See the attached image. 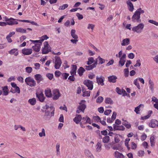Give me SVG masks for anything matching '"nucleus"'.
Instances as JSON below:
<instances>
[{
	"instance_id": "f257e3e1",
	"label": "nucleus",
	"mask_w": 158,
	"mask_h": 158,
	"mask_svg": "<svg viewBox=\"0 0 158 158\" xmlns=\"http://www.w3.org/2000/svg\"><path fill=\"white\" fill-rule=\"evenodd\" d=\"M144 11L143 10H142L141 8L137 9L134 13L131 18L132 21L134 22H141V20L140 19V14L141 13H144Z\"/></svg>"
},
{
	"instance_id": "f03ea898",
	"label": "nucleus",
	"mask_w": 158,
	"mask_h": 158,
	"mask_svg": "<svg viewBox=\"0 0 158 158\" xmlns=\"http://www.w3.org/2000/svg\"><path fill=\"white\" fill-rule=\"evenodd\" d=\"M30 41L32 42L35 44V45L33 46L32 48L33 50L37 52H38L40 51V45L42 44V43L40 40H30Z\"/></svg>"
},
{
	"instance_id": "7ed1b4c3",
	"label": "nucleus",
	"mask_w": 158,
	"mask_h": 158,
	"mask_svg": "<svg viewBox=\"0 0 158 158\" xmlns=\"http://www.w3.org/2000/svg\"><path fill=\"white\" fill-rule=\"evenodd\" d=\"M27 85L31 87H34L36 85V82L34 79L31 77H27L25 80Z\"/></svg>"
},
{
	"instance_id": "20e7f679",
	"label": "nucleus",
	"mask_w": 158,
	"mask_h": 158,
	"mask_svg": "<svg viewBox=\"0 0 158 158\" xmlns=\"http://www.w3.org/2000/svg\"><path fill=\"white\" fill-rule=\"evenodd\" d=\"M144 27V24L142 23H140L138 25L133 27L132 28V31L134 32L137 33H140L142 31Z\"/></svg>"
},
{
	"instance_id": "39448f33",
	"label": "nucleus",
	"mask_w": 158,
	"mask_h": 158,
	"mask_svg": "<svg viewBox=\"0 0 158 158\" xmlns=\"http://www.w3.org/2000/svg\"><path fill=\"white\" fill-rule=\"evenodd\" d=\"M44 48L42 50V53L43 54H46L51 51L50 46L48 42L47 41L45 42L44 43Z\"/></svg>"
},
{
	"instance_id": "423d86ee",
	"label": "nucleus",
	"mask_w": 158,
	"mask_h": 158,
	"mask_svg": "<svg viewBox=\"0 0 158 158\" xmlns=\"http://www.w3.org/2000/svg\"><path fill=\"white\" fill-rule=\"evenodd\" d=\"M55 58V60L54 62V67L56 69H59L62 64L61 60L59 56H56Z\"/></svg>"
},
{
	"instance_id": "0eeeda50",
	"label": "nucleus",
	"mask_w": 158,
	"mask_h": 158,
	"mask_svg": "<svg viewBox=\"0 0 158 158\" xmlns=\"http://www.w3.org/2000/svg\"><path fill=\"white\" fill-rule=\"evenodd\" d=\"M126 54H123L121 57L119 58V60L118 63V66H119L122 67L124 65L126 62Z\"/></svg>"
},
{
	"instance_id": "6e6552de",
	"label": "nucleus",
	"mask_w": 158,
	"mask_h": 158,
	"mask_svg": "<svg viewBox=\"0 0 158 158\" xmlns=\"http://www.w3.org/2000/svg\"><path fill=\"white\" fill-rule=\"evenodd\" d=\"M83 83L88 87V89L89 90H92L93 89V85L92 81L89 80H86L84 81Z\"/></svg>"
},
{
	"instance_id": "1a4fd4ad",
	"label": "nucleus",
	"mask_w": 158,
	"mask_h": 158,
	"mask_svg": "<svg viewBox=\"0 0 158 158\" xmlns=\"http://www.w3.org/2000/svg\"><path fill=\"white\" fill-rule=\"evenodd\" d=\"M52 93L53 96L52 99L53 100H56L60 96V94L58 89H54L52 90Z\"/></svg>"
},
{
	"instance_id": "9d476101",
	"label": "nucleus",
	"mask_w": 158,
	"mask_h": 158,
	"mask_svg": "<svg viewBox=\"0 0 158 158\" xmlns=\"http://www.w3.org/2000/svg\"><path fill=\"white\" fill-rule=\"evenodd\" d=\"M54 108L53 106L50 107V110L45 111V114L46 116H53L54 115Z\"/></svg>"
},
{
	"instance_id": "9b49d317",
	"label": "nucleus",
	"mask_w": 158,
	"mask_h": 158,
	"mask_svg": "<svg viewBox=\"0 0 158 158\" xmlns=\"http://www.w3.org/2000/svg\"><path fill=\"white\" fill-rule=\"evenodd\" d=\"M96 79L98 85H101L102 86L104 85V78L103 77L101 76L100 77H99L98 76H97Z\"/></svg>"
},
{
	"instance_id": "f8f14e48",
	"label": "nucleus",
	"mask_w": 158,
	"mask_h": 158,
	"mask_svg": "<svg viewBox=\"0 0 158 158\" xmlns=\"http://www.w3.org/2000/svg\"><path fill=\"white\" fill-rule=\"evenodd\" d=\"M36 95L40 102H44L45 98L42 92H37L36 93Z\"/></svg>"
},
{
	"instance_id": "ddd939ff",
	"label": "nucleus",
	"mask_w": 158,
	"mask_h": 158,
	"mask_svg": "<svg viewBox=\"0 0 158 158\" xmlns=\"http://www.w3.org/2000/svg\"><path fill=\"white\" fill-rule=\"evenodd\" d=\"M126 2L129 10L131 12H132L134 9L133 4L130 0H128Z\"/></svg>"
},
{
	"instance_id": "4468645a",
	"label": "nucleus",
	"mask_w": 158,
	"mask_h": 158,
	"mask_svg": "<svg viewBox=\"0 0 158 158\" xmlns=\"http://www.w3.org/2000/svg\"><path fill=\"white\" fill-rule=\"evenodd\" d=\"M158 123V121L155 119H152L151 120L149 126L152 128H155L157 127V125Z\"/></svg>"
},
{
	"instance_id": "2eb2a0df",
	"label": "nucleus",
	"mask_w": 158,
	"mask_h": 158,
	"mask_svg": "<svg viewBox=\"0 0 158 158\" xmlns=\"http://www.w3.org/2000/svg\"><path fill=\"white\" fill-rule=\"evenodd\" d=\"M34 78L37 81L38 83H39L40 81H43L44 80L42 75L40 74H36L35 75Z\"/></svg>"
},
{
	"instance_id": "dca6fc26",
	"label": "nucleus",
	"mask_w": 158,
	"mask_h": 158,
	"mask_svg": "<svg viewBox=\"0 0 158 158\" xmlns=\"http://www.w3.org/2000/svg\"><path fill=\"white\" fill-rule=\"evenodd\" d=\"M114 156L115 158H125L124 156L122 153L116 151L114 153Z\"/></svg>"
},
{
	"instance_id": "f3484780",
	"label": "nucleus",
	"mask_w": 158,
	"mask_h": 158,
	"mask_svg": "<svg viewBox=\"0 0 158 158\" xmlns=\"http://www.w3.org/2000/svg\"><path fill=\"white\" fill-rule=\"evenodd\" d=\"M130 43V39L129 38H125L122 40L121 45L122 46H125L128 45Z\"/></svg>"
},
{
	"instance_id": "a211bd4d",
	"label": "nucleus",
	"mask_w": 158,
	"mask_h": 158,
	"mask_svg": "<svg viewBox=\"0 0 158 158\" xmlns=\"http://www.w3.org/2000/svg\"><path fill=\"white\" fill-rule=\"evenodd\" d=\"M32 50L31 49H24L22 50V53L24 55H29L31 54Z\"/></svg>"
},
{
	"instance_id": "6ab92c4d",
	"label": "nucleus",
	"mask_w": 158,
	"mask_h": 158,
	"mask_svg": "<svg viewBox=\"0 0 158 158\" xmlns=\"http://www.w3.org/2000/svg\"><path fill=\"white\" fill-rule=\"evenodd\" d=\"M18 20L21 22L30 23L33 25L37 26H39V25L38 24L36 23L34 21H31L28 20Z\"/></svg>"
},
{
	"instance_id": "aec40b11",
	"label": "nucleus",
	"mask_w": 158,
	"mask_h": 158,
	"mask_svg": "<svg viewBox=\"0 0 158 158\" xmlns=\"http://www.w3.org/2000/svg\"><path fill=\"white\" fill-rule=\"evenodd\" d=\"M82 118L81 115L77 114L75 117L73 119V121L77 124H78L81 120Z\"/></svg>"
},
{
	"instance_id": "412c9836",
	"label": "nucleus",
	"mask_w": 158,
	"mask_h": 158,
	"mask_svg": "<svg viewBox=\"0 0 158 158\" xmlns=\"http://www.w3.org/2000/svg\"><path fill=\"white\" fill-rule=\"evenodd\" d=\"M117 79V77L115 76L112 75L108 77V81L110 82H116Z\"/></svg>"
},
{
	"instance_id": "4be33fe9",
	"label": "nucleus",
	"mask_w": 158,
	"mask_h": 158,
	"mask_svg": "<svg viewBox=\"0 0 158 158\" xmlns=\"http://www.w3.org/2000/svg\"><path fill=\"white\" fill-rule=\"evenodd\" d=\"M45 94L46 97H51L52 96L51 90L50 89H47L45 90Z\"/></svg>"
},
{
	"instance_id": "5701e85b",
	"label": "nucleus",
	"mask_w": 158,
	"mask_h": 158,
	"mask_svg": "<svg viewBox=\"0 0 158 158\" xmlns=\"http://www.w3.org/2000/svg\"><path fill=\"white\" fill-rule=\"evenodd\" d=\"M6 25H12L14 24H17L18 23L15 20H12V19H10L8 22H5Z\"/></svg>"
},
{
	"instance_id": "b1692460",
	"label": "nucleus",
	"mask_w": 158,
	"mask_h": 158,
	"mask_svg": "<svg viewBox=\"0 0 158 158\" xmlns=\"http://www.w3.org/2000/svg\"><path fill=\"white\" fill-rule=\"evenodd\" d=\"M148 84L149 85V88L151 90L152 92H153L154 91V83L153 81L150 79H149Z\"/></svg>"
},
{
	"instance_id": "393cba45",
	"label": "nucleus",
	"mask_w": 158,
	"mask_h": 158,
	"mask_svg": "<svg viewBox=\"0 0 158 158\" xmlns=\"http://www.w3.org/2000/svg\"><path fill=\"white\" fill-rule=\"evenodd\" d=\"M3 94L4 95L6 96L8 94L9 89L7 86L2 87Z\"/></svg>"
},
{
	"instance_id": "a878e982",
	"label": "nucleus",
	"mask_w": 158,
	"mask_h": 158,
	"mask_svg": "<svg viewBox=\"0 0 158 158\" xmlns=\"http://www.w3.org/2000/svg\"><path fill=\"white\" fill-rule=\"evenodd\" d=\"M85 155L89 158H94V156L91 152L88 149H85Z\"/></svg>"
},
{
	"instance_id": "bb28decb",
	"label": "nucleus",
	"mask_w": 158,
	"mask_h": 158,
	"mask_svg": "<svg viewBox=\"0 0 158 158\" xmlns=\"http://www.w3.org/2000/svg\"><path fill=\"white\" fill-rule=\"evenodd\" d=\"M77 69V66L76 65H72V69L70 71L71 75H74L76 74Z\"/></svg>"
},
{
	"instance_id": "cd10ccee",
	"label": "nucleus",
	"mask_w": 158,
	"mask_h": 158,
	"mask_svg": "<svg viewBox=\"0 0 158 158\" xmlns=\"http://www.w3.org/2000/svg\"><path fill=\"white\" fill-rule=\"evenodd\" d=\"M16 31L18 32H20L22 33H26L27 32L26 30L22 27L16 28Z\"/></svg>"
},
{
	"instance_id": "c85d7f7f",
	"label": "nucleus",
	"mask_w": 158,
	"mask_h": 158,
	"mask_svg": "<svg viewBox=\"0 0 158 158\" xmlns=\"http://www.w3.org/2000/svg\"><path fill=\"white\" fill-rule=\"evenodd\" d=\"M9 53L11 55H14L17 56L18 54V52L17 49H12L9 52Z\"/></svg>"
},
{
	"instance_id": "c756f323",
	"label": "nucleus",
	"mask_w": 158,
	"mask_h": 158,
	"mask_svg": "<svg viewBox=\"0 0 158 158\" xmlns=\"http://www.w3.org/2000/svg\"><path fill=\"white\" fill-rule=\"evenodd\" d=\"M86 108V106L84 104H80L79 106H78V109L79 110L82 111L83 113L84 112L85 109Z\"/></svg>"
},
{
	"instance_id": "7c9ffc66",
	"label": "nucleus",
	"mask_w": 158,
	"mask_h": 158,
	"mask_svg": "<svg viewBox=\"0 0 158 158\" xmlns=\"http://www.w3.org/2000/svg\"><path fill=\"white\" fill-rule=\"evenodd\" d=\"M76 30L75 29H72L71 32V35L72 37L74 39H77L78 36L75 34Z\"/></svg>"
},
{
	"instance_id": "2f4dec72",
	"label": "nucleus",
	"mask_w": 158,
	"mask_h": 158,
	"mask_svg": "<svg viewBox=\"0 0 158 158\" xmlns=\"http://www.w3.org/2000/svg\"><path fill=\"white\" fill-rule=\"evenodd\" d=\"M144 105L143 104H140L139 106H137V107L135 108V109L134 111L136 112V113L137 114H139V109L141 107H142V108L143 107Z\"/></svg>"
},
{
	"instance_id": "473e14b6",
	"label": "nucleus",
	"mask_w": 158,
	"mask_h": 158,
	"mask_svg": "<svg viewBox=\"0 0 158 158\" xmlns=\"http://www.w3.org/2000/svg\"><path fill=\"white\" fill-rule=\"evenodd\" d=\"M97 148L96 151L97 152H100L102 149V144L101 142H98L96 145Z\"/></svg>"
},
{
	"instance_id": "72a5a7b5",
	"label": "nucleus",
	"mask_w": 158,
	"mask_h": 158,
	"mask_svg": "<svg viewBox=\"0 0 158 158\" xmlns=\"http://www.w3.org/2000/svg\"><path fill=\"white\" fill-rule=\"evenodd\" d=\"M85 71L84 68L82 67H80L77 71V72L79 76H81L83 73Z\"/></svg>"
},
{
	"instance_id": "f704fd0d",
	"label": "nucleus",
	"mask_w": 158,
	"mask_h": 158,
	"mask_svg": "<svg viewBox=\"0 0 158 158\" xmlns=\"http://www.w3.org/2000/svg\"><path fill=\"white\" fill-rule=\"evenodd\" d=\"M122 120L124 121V122H122V124L124 125L127 128L129 129L131 127L130 124H128V123L126 120L124 121L123 119Z\"/></svg>"
},
{
	"instance_id": "c9c22d12",
	"label": "nucleus",
	"mask_w": 158,
	"mask_h": 158,
	"mask_svg": "<svg viewBox=\"0 0 158 158\" xmlns=\"http://www.w3.org/2000/svg\"><path fill=\"white\" fill-rule=\"evenodd\" d=\"M28 102L32 105H35L36 102V99L34 98L29 99Z\"/></svg>"
},
{
	"instance_id": "e433bc0d",
	"label": "nucleus",
	"mask_w": 158,
	"mask_h": 158,
	"mask_svg": "<svg viewBox=\"0 0 158 158\" xmlns=\"http://www.w3.org/2000/svg\"><path fill=\"white\" fill-rule=\"evenodd\" d=\"M105 102L107 104H112L113 103V102L111 98H107L105 99Z\"/></svg>"
},
{
	"instance_id": "4c0bfd02",
	"label": "nucleus",
	"mask_w": 158,
	"mask_h": 158,
	"mask_svg": "<svg viewBox=\"0 0 158 158\" xmlns=\"http://www.w3.org/2000/svg\"><path fill=\"white\" fill-rule=\"evenodd\" d=\"M96 60H98V64H102L105 62V60L102 58L100 56H99Z\"/></svg>"
},
{
	"instance_id": "58836bf2",
	"label": "nucleus",
	"mask_w": 158,
	"mask_h": 158,
	"mask_svg": "<svg viewBox=\"0 0 158 158\" xmlns=\"http://www.w3.org/2000/svg\"><path fill=\"white\" fill-rule=\"evenodd\" d=\"M110 140V137L108 136H106L103 137L102 142L104 143H107Z\"/></svg>"
},
{
	"instance_id": "ea45409f",
	"label": "nucleus",
	"mask_w": 158,
	"mask_h": 158,
	"mask_svg": "<svg viewBox=\"0 0 158 158\" xmlns=\"http://www.w3.org/2000/svg\"><path fill=\"white\" fill-rule=\"evenodd\" d=\"M94 59L93 57H89L88 59V61L87 62V64L88 65L91 64L94 62Z\"/></svg>"
},
{
	"instance_id": "a19ab883",
	"label": "nucleus",
	"mask_w": 158,
	"mask_h": 158,
	"mask_svg": "<svg viewBox=\"0 0 158 158\" xmlns=\"http://www.w3.org/2000/svg\"><path fill=\"white\" fill-rule=\"evenodd\" d=\"M85 69L87 70H89L93 69V68H95V66H94V65L92 64L89 65L88 66L86 65L85 66Z\"/></svg>"
},
{
	"instance_id": "79ce46f5",
	"label": "nucleus",
	"mask_w": 158,
	"mask_h": 158,
	"mask_svg": "<svg viewBox=\"0 0 158 158\" xmlns=\"http://www.w3.org/2000/svg\"><path fill=\"white\" fill-rule=\"evenodd\" d=\"M39 135L40 137L45 136L46 135L45 130L44 128L42 129L41 132H40Z\"/></svg>"
},
{
	"instance_id": "37998d69",
	"label": "nucleus",
	"mask_w": 158,
	"mask_h": 158,
	"mask_svg": "<svg viewBox=\"0 0 158 158\" xmlns=\"http://www.w3.org/2000/svg\"><path fill=\"white\" fill-rule=\"evenodd\" d=\"M60 144L59 143H57L56 145V155H58L60 154Z\"/></svg>"
},
{
	"instance_id": "c03bdc74",
	"label": "nucleus",
	"mask_w": 158,
	"mask_h": 158,
	"mask_svg": "<svg viewBox=\"0 0 158 158\" xmlns=\"http://www.w3.org/2000/svg\"><path fill=\"white\" fill-rule=\"evenodd\" d=\"M68 6V5L67 4H64L61 6H60L59 9L60 10H64Z\"/></svg>"
},
{
	"instance_id": "a18cd8bd",
	"label": "nucleus",
	"mask_w": 158,
	"mask_h": 158,
	"mask_svg": "<svg viewBox=\"0 0 158 158\" xmlns=\"http://www.w3.org/2000/svg\"><path fill=\"white\" fill-rule=\"evenodd\" d=\"M133 83L139 89H140V86L138 82V79H136L134 80Z\"/></svg>"
},
{
	"instance_id": "49530a36",
	"label": "nucleus",
	"mask_w": 158,
	"mask_h": 158,
	"mask_svg": "<svg viewBox=\"0 0 158 158\" xmlns=\"http://www.w3.org/2000/svg\"><path fill=\"white\" fill-rule=\"evenodd\" d=\"M103 100V98L102 96L99 97L96 100V102L98 103H101Z\"/></svg>"
},
{
	"instance_id": "de8ad7c7",
	"label": "nucleus",
	"mask_w": 158,
	"mask_h": 158,
	"mask_svg": "<svg viewBox=\"0 0 158 158\" xmlns=\"http://www.w3.org/2000/svg\"><path fill=\"white\" fill-rule=\"evenodd\" d=\"M94 25L89 23L88 25L87 28L88 29H91L93 31L94 30Z\"/></svg>"
},
{
	"instance_id": "09e8293b",
	"label": "nucleus",
	"mask_w": 158,
	"mask_h": 158,
	"mask_svg": "<svg viewBox=\"0 0 158 158\" xmlns=\"http://www.w3.org/2000/svg\"><path fill=\"white\" fill-rule=\"evenodd\" d=\"M25 69L26 72L28 73H31L32 70V69L31 67H26Z\"/></svg>"
},
{
	"instance_id": "8fccbe9b",
	"label": "nucleus",
	"mask_w": 158,
	"mask_h": 158,
	"mask_svg": "<svg viewBox=\"0 0 158 158\" xmlns=\"http://www.w3.org/2000/svg\"><path fill=\"white\" fill-rule=\"evenodd\" d=\"M90 91H86L83 93L82 95L83 97L89 96L90 95Z\"/></svg>"
},
{
	"instance_id": "3c124183",
	"label": "nucleus",
	"mask_w": 158,
	"mask_h": 158,
	"mask_svg": "<svg viewBox=\"0 0 158 158\" xmlns=\"http://www.w3.org/2000/svg\"><path fill=\"white\" fill-rule=\"evenodd\" d=\"M48 38V37L47 35H44L41 37V40H40V41H41V43H42V42L44 40H47Z\"/></svg>"
},
{
	"instance_id": "603ef678",
	"label": "nucleus",
	"mask_w": 158,
	"mask_h": 158,
	"mask_svg": "<svg viewBox=\"0 0 158 158\" xmlns=\"http://www.w3.org/2000/svg\"><path fill=\"white\" fill-rule=\"evenodd\" d=\"M154 137L153 136H152L150 138V143L152 146L154 145L155 143L154 142Z\"/></svg>"
},
{
	"instance_id": "864d4df0",
	"label": "nucleus",
	"mask_w": 158,
	"mask_h": 158,
	"mask_svg": "<svg viewBox=\"0 0 158 158\" xmlns=\"http://www.w3.org/2000/svg\"><path fill=\"white\" fill-rule=\"evenodd\" d=\"M69 76V74L66 73H63L62 74V76L63 77V79L65 80Z\"/></svg>"
},
{
	"instance_id": "5fc2aeb1",
	"label": "nucleus",
	"mask_w": 158,
	"mask_h": 158,
	"mask_svg": "<svg viewBox=\"0 0 158 158\" xmlns=\"http://www.w3.org/2000/svg\"><path fill=\"white\" fill-rule=\"evenodd\" d=\"M136 63L134 65L135 67H139L141 65L140 60H136Z\"/></svg>"
},
{
	"instance_id": "6e6d98bb",
	"label": "nucleus",
	"mask_w": 158,
	"mask_h": 158,
	"mask_svg": "<svg viewBox=\"0 0 158 158\" xmlns=\"http://www.w3.org/2000/svg\"><path fill=\"white\" fill-rule=\"evenodd\" d=\"M46 76L50 80H52L53 77V75L51 73H48L46 74Z\"/></svg>"
},
{
	"instance_id": "4d7b16f0",
	"label": "nucleus",
	"mask_w": 158,
	"mask_h": 158,
	"mask_svg": "<svg viewBox=\"0 0 158 158\" xmlns=\"http://www.w3.org/2000/svg\"><path fill=\"white\" fill-rule=\"evenodd\" d=\"M76 16L77 17L79 20H81L83 19V16L82 15L80 14L79 13H77L76 14Z\"/></svg>"
},
{
	"instance_id": "13d9d810",
	"label": "nucleus",
	"mask_w": 158,
	"mask_h": 158,
	"mask_svg": "<svg viewBox=\"0 0 158 158\" xmlns=\"http://www.w3.org/2000/svg\"><path fill=\"white\" fill-rule=\"evenodd\" d=\"M124 76L125 77H127L128 76L129 71L128 69H124Z\"/></svg>"
},
{
	"instance_id": "bf43d9fd",
	"label": "nucleus",
	"mask_w": 158,
	"mask_h": 158,
	"mask_svg": "<svg viewBox=\"0 0 158 158\" xmlns=\"http://www.w3.org/2000/svg\"><path fill=\"white\" fill-rule=\"evenodd\" d=\"M95 77V75L93 73H91L88 75V77L90 79H92Z\"/></svg>"
},
{
	"instance_id": "052dcab7",
	"label": "nucleus",
	"mask_w": 158,
	"mask_h": 158,
	"mask_svg": "<svg viewBox=\"0 0 158 158\" xmlns=\"http://www.w3.org/2000/svg\"><path fill=\"white\" fill-rule=\"evenodd\" d=\"M87 119L85 122H84V124L89 123L91 124V122L90 119L87 116Z\"/></svg>"
},
{
	"instance_id": "680f3d73",
	"label": "nucleus",
	"mask_w": 158,
	"mask_h": 158,
	"mask_svg": "<svg viewBox=\"0 0 158 158\" xmlns=\"http://www.w3.org/2000/svg\"><path fill=\"white\" fill-rule=\"evenodd\" d=\"M131 148L132 149H135L137 145L136 143L133 142H131Z\"/></svg>"
},
{
	"instance_id": "e2e57ef3",
	"label": "nucleus",
	"mask_w": 158,
	"mask_h": 158,
	"mask_svg": "<svg viewBox=\"0 0 158 158\" xmlns=\"http://www.w3.org/2000/svg\"><path fill=\"white\" fill-rule=\"evenodd\" d=\"M61 74V72L57 70L55 72V76L56 77H59L60 76Z\"/></svg>"
},
{
	"instance_id": "0e129e2a",
	"label": "nucleus",
	"mask_w": 158,
	"mask_h": 158,
	"mask_svg": "<svg viewBox=\"0 0 158 158\" xmlns=\"http://www.w3.org/2000/svg\"><path fill=\"white\" fill-rule=\"evenodd\" d=\"M112 110H106L104 112V114L105 115H109L111 112Z\"/></svg>"
},
{
	"instance_id": "69168bd1",
	"label": "nucleus",
	"mask_w": 158,
	"mask_h": 158,
	"mask_svg": "<svg viewBox=\"0 0 158 158\" xmlns=\"http://www.w3.org/2000/svg\"><path fill=\"white\" fill-rule=\"evenodd\" d=\"M135 57L134 54L132 53H130L128 55V57L131 59H133Z\"/></svg>"
},
{
	"instance_id": "338daca9",
	"label": "nucleus",
	"mask_w": 158,
	"mask_h": 158,
	"mask_svg": "<svg viewBox=\"0 0 158 158\" xmlns=\"http://www.w3.org/2000/svg\"><path fill=\"white\" fill-rule=\"evenodd\" d=\"M114 62V60L113 59L110 60L109 62L106 64V66H109L110 65H112Z\"/></svg>"
},
{
	"instance_id": "774afa93",
	"label": "nucleus",
	"mask_w": 158,
	"mask_h": 158,
	"mask_svg": "<svg viewBox=\"0 0 158 158\" xmlns=\"http://www.w3.org/2000/svg\"><path fill=\"white\" fill-rule=\"evenodd\" d=\"M15 91V93H17L18 94L20 93V89L19 88L18 86H16L15 88H14Z\"/></svg>"
}]
</instances>
